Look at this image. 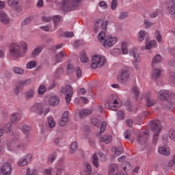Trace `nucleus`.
Segmentation results:
<instances>
[{
    "label": "nucleus",
    "mask_w": 175,
    "mask_h": 175,
    "mask_svg": "<svg viewBox=\"0 0 175 175\" xmlns=\"http://www.w3.org/2000/svg\"><path fill=\"white\" fill-rule=\"evenodd\" d=\"M131 57H133L134 61L133 62V65L136 70L140 69L139 64L142 62V57H140V53L137 52V49H131L129 52Z\"/></svg>",
    "instance_id": "nucleus-9"
},
{
    "label": "nucleus",
    "mask_w": 175,
    "mask_h": 175,
    "mask_svg": "<svg viewBox=\"0 0 175 175\" xmlns=\"http://www.w3.org/2000/svg\"><path fill=\"white\" fill-rule=\"evenodd\" d=\"M105 107L106 109H107V110H113L114 111L120 109L118 98L116 94H111L107 103H105Z\"/></svg>",
    "instance_id": "nucleus-6"
},
{
    "label": "nucleus",
    "mask_w": 175,
    "mask_h": 175,
    "mask_svg": "<svg viewBox=\"0 0 175 175\" xmlns=\"http://www.w3.org/2000/svg\"><path fill=\"white\" fill-rule=\"evenodd\" d=\"M148 139V133L147 132H140L137 135L136 142L139 143V144H143V143H146V140Z\"/></svg>",
    "instance_id": "nucleus-16"
},
{
    "label": "nucleus",
    "mask_w": 175,
    "mask_h": 175,
    "mask_svg": "<svg viewBox=\"0 0 175 175\" xmlns=\"http://www.w3.org/2000/svg\"><path fill=\"white\" fill-rule=\"evenodd\" d=\"M98 155L96 154H94L93 159H92V165L96 169L99 167V161H98Z\"/></svg>",
    "instance_id": "nucleus-38"
},
{
    "label": "nucleus",
    "mask_w": 175,
    "mask_h": 175,
    "mask_svg": "<svg viewBox=\"0 0 175 175\" xmlns=\"http://www.w3.org/2000/svg\"><path fill=\"white\" fill-rule=\"evenodd\" d=\"M66 167V164L64 163V159H60L56 165V175H62L64 170Z\"/></svg>",
    "instance_id": "nucleus-15"
},
{
    "label": "nucleus",
    "mask_w": 175,
    "mask_h": 175,
    "mask_svg": "<svg viewBox=\"0 0 175 175\" xmlns=\"http://www.w3.org/2000/svg\"><path fill=\"white\" fill-rule=\"evenodd\" d=\"M63 72L64 69L62 68H58L55 72L56 77H58Z\"/></svg>",
    "instance_id": "nucleus-63"
},
{
    "label": "nucleus",
    "mask_w": 175,
    "mask_h": 175,
    "mask_svg": "<svg viewBox=\"0 0 175 175\" xmlns=\"http://www.w3.org/2000/svg\"><path fill=\"white\" fill-rule=\"evenodd\" d=\"M169 137L172 140H175V131L170 130L169 133Z\"/></svg>",
    "instance_id": "nucleus-64"
},
{
    "label": "nucleus",
    "mask_w": 175,
    "mask_h": 175,
    "mask_svg": "<svg viewBox=\"0 0 175 175\" xmlns=\"http://www.w3.org/2000/svg\"><path fill=\"white\" fill-rule=\"evenodd\" d=\"M124 115L123 111H119L118 112H117V118L118 120H124Z\"/></svg>",
    "instance_id": "nucleus-61"
},
{
    "label": "nucleus",
    "mask_w": 175,
    "mask_h": 175,
    "mask_svg": "<svg viewBox=\"0 0 175 175\" xmlns=\"http://www.w3.org/2000/svg\"><path fill=\"white\" fill-rule=\"evenodd\" d=\"M98 6L103 9H107V3H106V1H100L98 3Z\"/></svg>",
    "instance_id": "nucleus-62"
},
{
    "label": "nucleus",
    "mask_w": 175,
    "mask_h": 175,
    "mask_svg": "<svg viewBox=\"0 0 175 175\" xmlns=\"http://www.w3.org/2000/svg\"><path fill=\"white\" fill-rule=\"evenodd\" d=\"M81 0H63L62 9L64 12L73 10V8L80 6Z\"/></svg>",
    "instance_id": "nucleus-7"
},
{
    "label": "nucleus",
    "mask_w": 175,
    "mask_h": 175,
    "mask_svg": "<svg viewBox=\"0 0 175 175\" xmlns=\"http://www.w3.org/2000/svg\"><path fill=\"white\" fill-rule=\"evenodd\" d=\"M81 61L83 62V64H87L88 62V57L87 56V53L83 52L81 54Z\"/></svg>",
    "instance_id": "nucleus-48"
},
{
    "label": "nucleus",
    "mask_w": 175,
    "mask_h": 175,
    "mask_svg": "<svg viewBox=\"0 0 175 175\" xmlns=\"http://www.w3.org/2000/svg\"><path fill=\"white\" fill-rule=\"evenodd\" d=\"M121 49L122 54H128V44L126 42H122Z\"/></svg>",
    "instance_id": "nucleus-43"
},
{
    "label": "nucleus",
    "mask_w": 175,
    "mask_h": 175,
    "mask_svg": "<svg viewBox=\"0 0 175 175\" xmlns=\"http://www.w3.org/2000/svg\"><path fill=\"white\" fill-rule=\"evenodd\" d=\"M98 155H99L100 159L102 162H105V161H106V159H107V158L106 157V155L105 154H103V152H99L98 153Z\"/></svg>",
    "instance_id": "nucleus-58"
},
{
    "label": "nucleus",
    "mask_w": 175,
    "mask_h": 175,
    "mask_svg": "<svg viewBox=\"0 0 175 175\" xmlns=\"http://www.w3.org/2000/svg\"><path fill=\"white\" fill-rule=\"evenodd\" d=\"M83 173L85 175H92V166H91V163L87 162L84 164Z\"/></svg>",
    "instance_id": "nucleus-25"
},
{
    "label": "nucleus",
    "mask_w": 175,
    "mask_h": 175,
    "mask_svg": "<svg viewBox=\"0 0 175 175\" xmlns=\"http://www.w3.org/2000/svg\"><path fill=\"white\" fill-rule=\"evenodd\" d=\"M32 83L31 79H25V80H21L18 81L15 85L14 92L16 95H18L20 92H21V90L24 88L25 85H29Z\"/></svg>",
    "instance_id": "nucleus-11"
},
{
    "label": "nucleus",
    "mask_w": 175,
    "mask_h": 175,
    "mask_svg": "<svg viewBox=\"0 0 175 175\" xmlns=\"http://www.w3.org/2000/svg\"><path fill=\"white\" fill-rule=\"evenodd\" d=\"M7 3L8 6H12L15 12H21V6H20L18 0H8Z\"/></svg>",
    "instance_id": "nucleus-17"
},
{
    "label": "nucleus",
    "mask_w": 175,
    "mask_h": 175,
    "mask_svg": "<svg viewBox=\"0 0 175 175\" xmlns=\"http://www.w3.org/2000/svg\"><path fill=\"white\" fill-rule=\"evenodd\" d=\"M31 130L32 129L31 128V126L27 124H23L21 128V131L25 135H29V132H31Z\"/></svg>",
    "instance_id": "nucleus-37"
},
{
    "label": "nucleus",
    "mask_w": 175,
    "mask_h": 175,
    "mask_svg": "<svg viewBox=\"0 0 175 175\" xmlns=\"http://www.w3.org/2000/svg\"><path fill=\"white\" fill-rule=\"evenodd\" d=\"M155 46H157V41H148L146 42V46H142V50H151V49H154Z\"/></svg>",
    "instance_id": "nucleus-28"
},
{
    "label": "nucleus",
    "mask_w": 175,
    "mask_h": 175,
    "mask_svg": "<svg viewBox=\"0 0 175 175\" xmlns=\"http://www.w3.org/2000/svg\"><path fill=\"white\" fill-rule=\"evenodd\" d=\"M106 64V57L102 55H94L92 57V69H98L102 68Z\"/></svg>",
    "instance_id": "nucleus-5"
},
{
    "label": "nucleus",
    "mask_w": 175,
    "mask_h": 175,
    "mask_svg": "<svg viewBox=\"0 0 175 175\" xmlns=\"http://www.w3.org/2000/svg\"><path fill=\"white\" fill-rule=\"evenodd\" d=\"M27 148V144L18 140H12L7 143V149L12 152H20Z\"/></svg>",
    "instance_id": "nucleus-3"
},
{
    "label": "nucleus",
    "mask_w": 175,
    "mask_h": 175,
    "mask_svg": "<svg viewBox=\"0 0 175 175\" xmlns=\"http://www.w3.org/2000/svg\"><path fill=\"white\" fill-rule=\"evenodd\" d=\"M161 61H162V57H161V55H155L152 61V68H155V64H158V62H161Z\"/></svg>",
    "instance_id": "nucleus-33"
},
{
    "label": "nucleus",
    "mask_w": 175,
    "mask_h": 175,
    "mask_svg": "<svg viewBox=\"0 0 175 175\" xmlns=\"http://www.w3.org/2000/svg\"><path fill=\"white\" fill-rule=\"evenodd\" d=\"M51 173H53V167L46 168L44 170V175H51Z\"/></svg>",
    "instance_id": "nucleus-60"
},
{
    "label": "nucleus",
    "mask_w": 175,
    "mask_h": 175,
    "mask_svg": "<svg viewBox=\"0 0 175 175\" xmlns=\"http://www.w3.org/2000/svg\"><path fill=\"white\" fill-rule=\"evenodd\" d=\"M158 151L159 154H161V155H170V150L167 149V147H166V146H159L158 148Z\"/></svg>",
    "instance_id": "nucleus-30"
},
{
    "label": "nucleus",
    "mask_w": 175,
    "mask_h": 175,
    "mask_svg": "<svg viewBox=\"0 0 175 175\" xmlns=\"http://www.w3.org/2000/svg\"><path fill=\"white\" fill-rule=\"evenodd\" d=\"M48 125L49 128H54V126H55V121L54 120V118L51 116L48 118Z\"/></svg>",
    "instance_id": "nucleus-47"
},
{
    "label": "nucleus",
    "mask_w": 175,
    "mask_h": 175,
    "mask_svg": "<svg viewBox=\"0 0 175 175\" xmlns=\"http://www.w3.org/2000/svg\"><path fill=\"white\" fill-rule=\"evenodd\" d=\"M153 24L151 23V21L146 19L144 21V27L145 29H148V28H151L152 27Z\"/></svg>",
    "instance_id": "nucleus-49"
},
{
    "label": "nucleus",
    "mask_w": 175,
    "mask_h": 175,
    "mask_svg": "<svg viewBox=\"0 0 175 175\" xmlns=\"http://www.w3.org/2000/svg\"><path fill=\"white\" fill-rule=\"evenodd\" d=\"M53 21L55 25H57L59 21H61V18L58 15H55L53 17Z\"/></svg>",
    "instance_id": "nucleus-56"
},
{
    "label": "nucleus",
    "mask_w": 175,
    "mask_h": 175,
    "mask_svg": "<svg viewBox=\"0 0 175 175\" xmlns=\"http://www.w3.org/2000/svg\"><path fill=\"white\" fill-rule=\"evenodd\" d=\"M107 28V21H104L103 20L100 19L96 22H95L94 32L97 33V32L98 31H100V29L103 30L98 35L99 42H103V40L106 39V33H105V31H106Z\"/></svg>",
    "instance_id": "nucleus-2"
},
{
    "label": "nucleus",
    "mask_w": 175,
    "mask_h": 175,
    "mask_svg": "<svg viewBox=\"0 0 175 175\" xmlns=\"http://www.w3.org/2000/svg\"><path fill=\"white\" fill-rule=\"evenodd\" d=\"M10 128H12V124H10V123H7L5 126H4L3 131L6 132V133H8L12 130Z\"/></svg>",
    "instance_id": "nucleus-54"
},
{
    "label": "nucleus",
    "mask_w": 175,
    "mask_h": 175,
    "mask_svg": "<svg viewBox=\"0 0 175 175\" xmlns=\"http://www.w3.org/2000/svg\"><path fill=\"white\" fill-rule=\"evenodd\" d=\"M167 12L170 14L172 20H175V0H170L167 3Z\"/></svg>",
    "instance_id": "nucleus-13"
},
{
    "label": "nucleus",
    "mask_w": 175,
    "mask_h": 175,
    "mask_svg": "<svg viewBox=\"0 0 175 175\" xmlns=\"http://www.w3.org/2000/svg\"><path fill=\"white\" fill-rule=\"evenodd\" d=\"M42 51H43V46H38L31 52V58H38V57H39Z\"/></svg>",
    "instance_id": "nucleus-22"
},
{
    "label": "nucleus",
    "mask_w": 175,
    "mask_h": 175,
    "mask_svg": "<svg viewBox=\"0 0 175 175\" xmlns=\"http://www.w3.org/2000/svg\"><path fill=\"white\" fill-rule=\"evenodd\" d=\"M35 95V89H29L25 93V98L26 99H31L33 98Z\"/></svg>",
    "instance_id": "nucleus-36"
},
{
    "label": "nucleus",
    "mask_w": 175,
    "mask_h": 175,
    "mask_svg": "<svg viewBox=\"0 0 175 175\" xmlns=\"http://www.w3.org/2000/svg\"><path fill=\"white\" fill-rule=\"evenodd\" d=\"M112 152H114L116 157H118L122 154V148H112Z\"/></svg>",
    "instance_id": "nucleus-42"
},
{
    "label": "nucleus",
    "mask_w": 175,
    "mask_h": 175,
    "mask_svg": "<svg viewBox=\"0 0 175 175\" xmlns=\"http://www.w3.org/2000/svg\"><path fill=\"white\" fill-rule=\"evenodd\" d=\"M38 94L39 95H43L44 94V93L46 92V86H44V85H41L39 88H38Z\"/></svg>",
    "instance_id": "nucleus-51"
},
{
    "label": "nucleus",
    "mask_w": 175,
    "mask_h": 175,
    "mask_svg": "<svg viewBox=\"0 0 175 175\" xmlns=\"http://www.w3.org/2000/svg\"><path fill=\"white\" fill-rule=\"evenodd\" d=\"M131 91L133 94L135 95V98L137 99L139 98V95H140V90L139 89V88H137V86L136 85H134L132 88Z\"/></svg>",
    "instance_id": "nucleus-41"
},
{
    "label": "nucleus",
    "mask_w": 175,
    "mask_h": 175,
    "mask_svg": "<svg viewBox=\"0 0 175 175\" xmlns=\"http://www.w3.org/2000/svg\"><path fill=\"white\" fill-rule=\"evenodd\" d=\"M0 21L3 24H9L10 23V18L3 11L0 12Z\"/></svg>",
    "instance_id": "nucleus-24"
},
{
    "label": "nucleus",
    "mask_w": 175,
    "mask_h": 175,
    "mask_svg": "<svg viewBox=\"0 0 175 175\" xmlns=\"http://www.w3.org/2000/svg\"><path fill=\"white\" fill-rule=\"evenodd\" d=\"M31 110L33 113H38L39 116H42L43 115V108H42V105H40L39 103L34 104L31 107Z\"/></svg>",
    "instance_id": "nucleus-21"
},
{
    "label": "nucleus",
    "mask_w": 175,
    "mask_h": 175,
    "mask_svg": "<svg viewBox=\"0 0 175 175\" xmlns=\"http://www.w3.org/2000/svg\"><path fill=\"white\" fill-rule=\"evenodd\" d=\"M90 114H92V109H81L79 111L80 118H84L87 116H90Z\"/></svg>",
    "instance_id": "nucleus-31"
},
{
    "label": "nucleus",
    "mask_w": 175,
    "mask_h": 175,
    "mask_svg": "<svg viewBox=\"0 0 175 175\" xmlns=\"http://www.w3.org/2000/svg\"><path fill=\"white\" fill-rule=\"evenodd\" d=\"M173 93L169 92V90H160L159 92V98L161 100H166L168 98H172Z\"/></svg>",
    "instance_id": "nucleus-18"
},
{
    "label": "nucleus",
    "mask_w": 175,
    "mask_h": 175,
    "mask_svg": "<svg viewBox=\"0 0 175 175\" xmlns=\"http://www.w3.org/2000/svg\"><path fill=\"white\" fill-rule=\"evenodd\" d=\"M130 76L131 74L129 73V68H128V67H124L119 72L118 81L120 84H126V81H128Z\"/></svg>",
    "instance_id": "nucleus-8"
},
{
    "label": "nucleus",
    "mask_w": 175,
    "mask_h": 175,
    "mask_svg": "<svg viewBox=\"0 0 175 175\" xmlns=\"http://www.w3.org/2000/svg\"><path fill=\"white\" fill-rule=\"evenodd\" d=\"M37 65L38 63H36L35 61H31L27 64L26 68L27 69H33V68H36Z\"/></svg>",
    "instance_id": "nucleus-46"
},
{
    "label": "nucleus",
    "mask_w": 175,
    "mask_h": 175,
    "mask_svg": "<svg viewBox=\"0 0 175 175\" xmlns=\"http://www.w3.org/2000/svg\"><path fill=\"white\" fill-rule=\"evenodd\" d=\"M13 72L19 76L24 75V69L21 67H14Z\"/></svg>",
    "instance_id": "nucleus-39"
},
{
    "label": "nucleus",
    "mask_w": 175,
    "mask_h": 175,
    "mask_svg": "<svg viewBox=\"0 0 175 175\" xmlns=\"http://www.w3.org/2000/svg\"><path fill=\"white\" fill-rule=\"evenodd\" d=\"M117 6H118V1L117 0H112L111 5V10H116V9H117Z\"/></svg>",
    "instance_id": "nucleus-55"
},
{
    "label": "nucleus",
    "mask_w": 175,
    "mask_h": 175,
    "mask_svg": "<svg viewBox=\"0 0 175 175\" xmlns=\"http://www.w3.org/2000/svg\"><path fill=\"white\" fill-rule=\"evenodd\" d=\"M101 143H105V144H109L111 142L112 138L111 135H104L100 138Z\"/></svg>",
    "instance_id": "nucleus-34"
},
{
    "label": "nucleus",
    "mask_w": 175,
    "mask_h": 175,
    "mask_svg": "<svg viewBox=\"0 0 175 175\" xmlns=\"http://www.w3.org/2000/svg\"><path fill=\"white\" fill-rule=\"evenodd\" d=\"M67 70L68 73H73V72H75L76 70V68H75L72 64H68L67 66Z\"/></svg>",
    "instance_id": "nucleus-57"
},
{
    "label": "nucleus",
    "mask_w": 175,
    "mask_h": 175,
    "mask_svg": "<svg viewBox=\"0 0 175 175\" xmlns=\"http://www.w3.org/2000/svg\"><path fill=\"white\" fill-rule=\"evenodd\" d=\"M118 41V39L116 36H108L105 38L103 42V46L105 49H110L113 47L116 43Z\"/></svg>",
    "instance_id": "nucleus-12"
},
{
    "label": "nucleus",
    "mask_w": 175,
    "mask_h": 175,
    "mask_svg": "<svg viewBox=\"0 0 175 175\" xmlns=\"http://www.w3.org/2000/svg\"><path fill=\"white\" fill-rule=\"evenodd\" d=\"M150 96H151L150 93H148L146 96L147 107H151V106H154V105H155V100L150 98Z\"/></svg>",
    "instance_id": "nucleus-32"
},
{
    "label": "nucleus",
    "mask_w": 175,
    "mask_h": 175,
    "mask_svg": "<svg viewBox=\"0 0 175 175\" xmlns=\"http://www.w3.org/2000/svg\"><path fill=\"white\" fill-rule=\"evenodd\" d=\"M122 167L124 170H129L131 169V164L128 161H124L122 164Z\"/></svg>",
    "instance_id": "nucleus-53"
},
{
    "label": "nucleus",
    "mask_w": 175,
    "mask_h": 175,
    "mask_svg": "<svg viewBox=\"0 0 175 175\" xmlns=\"http://www.w3.org/2000/svg\"><path fill=\"white\" fill-rule=\"evenodd\" d=\"M99 122H100L96 118H93L92 119V124L93 125H94L95 126H99Z\"/></svg>",
    "instance_id": "nucleus-59"
},
{
    "label": "nucleus",
    "mask_w": 175,
    "mask_h": 175,
    "mask_svg": "<svg viewBox=\"0 0 175 175\" xmlns=\"http://www.w3.org/2000/svg\"><path fill=\"white\" fill-rule=\"evenodd\" d=\"M12 174V165L9 163H5L0 168V175H10Z\"/></svg>",
    "instance_id": "nucleus-14"
},
{
    "label": "nucleus",
    "mask_w": 175,
    "mask_h": 175,
    "mask_svg": "<svg viewBox=\"0 0 175 175\" xmlns=\"http://www.w3.org/2000/svg\"><path fill=\"white\" fill-rule=\"evenodd\" d=\"M23 51H27L28 50V44L24 41H21L19 44L12 43L10 45V55L13 58H18L21 57V49Z\"/></svg>",
    "instance_id": "nucleus-1"
},
{
    "label": "nucleus",
    "mask_w": 175,
    "mask_h": 175,
    "mask_svg": "<svg viewBox=\"0 0 175 175\" xmlns=\"http://www.w3.org/2000/svg\"><path fill=\"white\" fill-rule=\"evenodd\" d=\"M162 73V70L161 68H154L152 72V80L157 81L159 77H161V74Z\"/></svg>",
    "instance_id": "nucleus-23"
},
{
    "label": "nucleus",
    "mask_w": 175,
    "mask_h": 175,
    "mask_svg": "<svg viewBox=\"0 0 175 175\" xmlns=\"http://www.w3.org/2000/svg\"><path fill=\"white\" fill-rule=\"evenodd\" d=\"M68 121H69V112L65 111L63 113L62 118L59 120V125H60V126H65V125L68 124Z\"/></svg>",
    "instance_id": "nucleus-20"
},
{
    "label": "nucleus",
    "mask_w": 175,
    "mask_h": 175,
    "mask_svg": "<svg viewBox=\"0 0 175 175\" xmlns=\"http://www.w3.org/2000/svg\"><path fill=\"white\" fill-rule=\"evenodd\" d=\"M23 117V113L21 111L14 112L11 116V122H16V121H20Z\"/></svg>",
    "instance_id": "nucleus-26"
},
{
    "label": "nucleus",
    "mask_w": 175,
    "mask_h": 175,
    "mask_svg": "<svg viewBox=\"0 0 175 175\" xmlns=\"http://www.w3.org/2000/svg\"><path fill=\"white\" fill-rule=\"evenodd\" d=\"M31 160H32V156H31L30 154H28L21 158L19 160L18 165L21 167H23V166H25V165H27V163H29V162H31Z\"/></svg>",
    "instance_id": "nucleus-19"
},
{
    "label": "nucleus",
    "mask_w": 175,
    "mask_h": 175,
    "mask_svg": "<svg viewBox=\"0 0 175 175\" xmlns=\"http://www.w3.org/2000/svg\"><path fill=\"white\" fill-rule=\"evenodd\" d=\"M154 33L158 43H162V36L159 33V31L156 30Z\"/></svg>",
    "instance_id": "nucleus-52"
},
{
    "label": "nucleus",
    "mask_w": 175,
    "mask_h": 175,
    "mask_svg": "<svg viewBox=\"0 0 175 175\" xmlns=\"http://www.w3.org/2000/svg\"><path fill=\"white\" fill-rule=\"evenodd\" d=\"M147 36V32L144 30H141L139 31L137 40L139 42H143L144 40V38Z\"/></svg>",
    "instance_id": "nucleus-35"
},
{
    "label": "nucleus",
    "mask_w": 175,
    "mask_h": 175,
    "mask_svg": "<svg viewBox=\"0 0 175 175\" xmlns=\"http://www.w3.org/2000/svg\"><path fill=\"white\" fill-rule=\"evenodd\" d=\"M60 92L61 94H66V102L67 105H69L70 100H72V96H73V88H72V86L67 85L65 88H62Z\"/></svg>",
    "instance_id": "nucleus-10"
},
{
    "label": "nucleus",
    "mask_w": 175,
    "mask_h": 175,
    "mask_svg": "<svg viewBox=\"0 0 175 175\" xmlns=\"http://www.w3.org/2000/svg\"><path fill=\"white\" fill-rule=\"evenodd\" d=\"M65 57H66V53H64V51H60L55 55V61L57 64H59V62H62Z\"/></svg>",
    "instance_id": "nucleus-29"
},
{
    "label": "nucleus",
    "mask_w": 175,
    "mask_h": 175,
    "mask_svg": "<svg viewBox=\"0 0 175 175\" xmlns=\"http://www.w3.org/2000/svg\"><path fill=\"white\" fill-rule=\"evenodd\" d=\"M39 172L36 170H30L29 168L27 169L26 175H38Z\"/></svg>",
    "instance_id": "nucleus-50"
},
{
    "label": "nucleus",
    "mask_w": 175,
    "mask_h": 175,
    "mask_svg": "<svg viewBox=\"0 0 175 175\" xmlns=\"http://www.w3.org/2000/svg\"><path fill=\"white\" fill-rule=\"evenodd\" d=\"M150 128L154 132L152 143L153 144H157V142H158V137L159 136V133L161 132L163 129L162 125H161V122L157 120L152 121Z\"/></svg>",
    "instance_id": "nucleus-4"
},
{
    "label": "nucleus",
    "mask_w": 175,
    "mask_h": 175,
    "mask_svg": "<svg viewBox=\"0 0 175 175\" xmlns=\"http://www.w3.org/2000/svg\"><path fill=\"white\" fill-rule=\"evenodd\" d=\"M33 19V16H29L26 18L25 20H23L21 23L22 27H25V25H28L31 23V21Z\"/></svg>",
    "instance_id": "nucleus-44"
},
{
    "label": "nucleus",
    "mask_w": 175,
    "mask_h": 175,
    "mask_svg": "<svg viewBox=\"0 0 175 175\" xmlns=\"http://www.w3.org/2000/svg\"><path fill=\"white\" fill-rule=\"evenodd\" d=\"M48 102L51 106H57L59 103V98L57 96H51Z\"/></svg>",
    "instance_id": "nucleus-27"
},
{
    "label": "nucleus",
    "mask_w": 175,
    "mask_h": 175,
    "mask_svg": "<svg viewBox=\"0 0 175 175\" xmlns=\"http://www.w3.org/2000/svg\"><path fill=\"white\" fill-rule=\"evenodd\" d=\"M70 154H75L76 152V150H77V142H74L70 144Z\"/></svg>",
    "instance_id": "nucleus-45"
},
{
    "label": "nucleus",
    "mask_w": 175,
    "mask_h": 175,
    "mask_svg": "<svg viewBox=\"0 0 175 175\" xmlns=\"http://www.w3.org/2000/svg\"><path fill=\"white\" fill-rule=\"evenodd\" d=\"M55 159H57V152H53L52 154H50L48 157L49 165H51Z\"/></svg>",
    "instance_id": "nucleus-40"
}]
</instances>
